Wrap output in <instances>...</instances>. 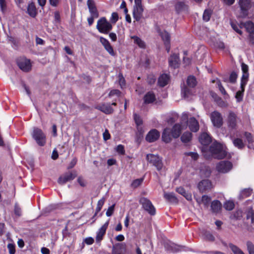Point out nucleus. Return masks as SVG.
I'll return each mask as SVG.
<instances>
[{"label": "nucleus", "instance_id": "obj_12", "mask_svg": "<svg viewBox=\"0 0 254 254\" xmlns=\"http://www.w3.org/2000/svg\"><path fill=\"white\" fill-rule=\"evenodd\" d=\"M238 121V119L236 114L232 112H230L227 119V123L229 127L231 128H235Z\"/></svg>", "mask_w": 254, "mask_h": 254}, {"label": "nucleus", "instance_id": "obj_36", "mask_svg": "<svg viewBox=\"0 0 254 254\" xmlns=\"http://www.w3.org/2000/svg\"><path fill=\"white\" fill-rule=\"evenodd\" d=\"M252 192V190L250 189H246L243 190L240 193V197L243 198L250 196Z\"/></svg>", "mask_w": 254, "mask_h": 254}, {"label": "nucleus", "instance_id": "obj_59", "mask_svg": "<svg viewBox=\"0 0 254 254\" xmlns=\"http://www.w3.org/2000/svg\"><path fill=\"white\" fill-rule=\"evenodd\" d=\"M77 181L81 187H85L86 186V182L82 177H79L77 179Z\"/></svg>", "mask_w": 254, "mask_h": 254}, {"label": "nucleus", "instance_id": "obj_25", "mask_svg": "<svg viewBox=\"0 0 254 254\" xmlns=\"http://www.w3.org/2000/svg\"><path fill=\"white\" fill-rule=\"evenodd\" d=\"M155 96L152 92H148L144 97V102L146 104H149L155 100Z\"/></svg>", "mask_w": 254, "mask_h": 254}, {"label": "nucleus", "instance_id": "obj_64", "mask_svg": "<svg viewBox=\"0 0 254 254\" xmlns=\"http://www.w3.org/2000/svg\"><path fill=\"white\" fill-rule=\"evenodd\" d=\"M249 34L251 42L254 44V32L249 33Z\"/></svg>", "mask_w": 254, "mask_h": 254}, {"label": "nucleus", "instance_id": "obj_45", "mask_svg": "<svg viewBox=\"0 0 254 254\" xmlns=\"http://www.w3.org/2000/svg\"><path fill=\"white\" fill-rule=\"evenodd\" d=\"M246 138L249 143L248 147L250 148L251 145L250 144L252 143L254 141V139L253 136H252L251 134L250 133H245Z\"/></svg>", "mask_w": 254, "mask_h": 254}, {"label": "nucleus", "instance_id": "obj_29", "mask_svg": "<svg viewBox=\"0 0 254 254\" xmlns=\"http://www.w3.org/2000/svg\"><path fill=\"white\" fill-rule=\"evenodd\" d=\"M176 191L183 195L188 200H191L192 199V196L191 193L187 192L184 190L183 188L180 187L176 189Z\"/></svg>", "mask_w": 254, "mask_h": 254}, {"label": "nucleus", "instance_id": "obj_17", "mask_svg": "<svg viewBox=\"0 0 254 254\" xmlns=\"http://www.w3.org/2000/svg\"><path fill=\"white\" fill-rule=\"evenodd\" d=\"M187 120V119L186 120ZM187 125L189 126V128L191 131L196 132L199 129V124L197 121L193 117L190 118L188 121V123Z\"/></svg>", "mask_w": 254, "mask_h": 254}, {"label": "nucleus", "instance_id": "obj_49", "mask_svg": "<svg viewBox=\"0 0 254 254\" xmlns=\"http://www.w3.org/2000/svg\"><path fill=\"white\" fill-rule=\"evenodd\" d=\"M119 82L121 88H123L125 85V79L122 74L119 75Z\"/></svg>", "mask_w": 254, "mask_h": 254}, {"label": "nucleus", "instance_id": "obj_37", "mask_svg": "<svg viewBox=\"0 0 254 254\" xmlns=\"http://www.w3.org/2000/svg\"><path fill=\"white\" fill-rule=\"evenodd\" d=\"M229 247L234 254H244L243 251L237 246L231 244Z\"/></svg>", "mask_w": 254, "mask_h": 254}, {"label": "nucleus", "instance_id": "obj_50", "mask_svg": "<svg viewBox=\"0 0 254 254\" xmlns=\"http://www.w3.org/2000/svg\"><path fill=\"white\" fill-rule=\"evenodd\" d=\"M7 248L9 251V253L10 254H15V246L12 244H9L7 245Z\"/></svg>", "mask_w": 254, "mask_h": 254}, {"label": "nucleus", "instance_id": "obj_35", "mask_svg": "<svg viewBox=\"0 0 254 254\" xmlns=\"http://www.w3.org/2000/svg\"><path fill=\"white\" fill-rule=\"evenodd\" d=\"M187 83L189 87H194L196 85V79L193 76H190L187 79Z\"/></svg>", "mask_w": 254, "mask_h": 254}, {"label": "nucleus", "instance_id": "obj_62", "mask_svg": "<svg viewBox=\"0 0 254 254\" xmlns=\"http://www.w3.org/2000/svg\"><path fill=\"white\" fill-rule=\"evenodd\" d=\"M103 137L105 140H107L110 138V133L107 130H106L103 133Z\"/></svg>", "mask_w": 254, "mask_h": 254}, {"label": "nucleus", "instance_id": "obj_28", "mask_svg": "<svg viewBox=\"0 0 254 254\" xmlns=\"http://www.w3.org/2000/svg\"><path fill=\"white\" fill-rule=\"evenodd\" d=\"M210 200L211 198L205 195H203L201 198H196V200L198 204H202L205 206H208Z\"/></svg>", "mask_w": 254, "mask_h": 254}, {"label": "nucleus", "instance_id": "obj_9", "mask_svg": "<svg viewBox=\"0 0 254 254\" xmlns=\"http://www.w3.org/2000/svg\"><path fill=\"white\" fill-rule=\"evenodd\" d=\"M232 166L230 162L223 161L217 165L216 170L220 173H226L232 169Z\"/></svg>", "mask_w": 254, "mask_h": 254}, {"label": "nucleus", "instance_id": "obj_58", "mask_svg": "<svg viewBox=\"0 0 254 254\" xmlns=\"http://www.w3.org/2000/svg\"><path fill=\"white\" fill-rule=\"evenodd\" d=\"M237 77V74L235 72H232L230 76V81L231 82H234Z\"/></svg>", "mask_w": 254, "mask_h": 254}, {"label": "nucleus", "instance_id": "obj_6", "mask_svg": "<svg viewBox=\"0 0 254 254\" xmlns=\"http://www.w3.org/2000/svg\"><path fill=\"white\" fill-rule=\"evenodd\" d=\"M147 161L154 166L156 169L160 171L163 167L161 159L157 155L152 154H149L146 155Z\"/></svg>", "mask_w": 254, "mask_h": 254}, {"label": "nucleus", "instance_id": "obj_7", "mask_svg": "<svg viewBox=\"0 0 254 254\" xmlns=\"http://www.w3.org/2000/svg\"><path fill=\"white\" fill-rule=\"evenodd\" d=\"M210 119L214 127L219 128L223 124V119L221 114L217 112L214 111L210 114Z\"/></svg>", "mask_w": 254, "mask_h": 254}, {"label": "nucleus", "instance_id": "obj_51", "mask_svg": "<svg viewBox=\"0 0 254 254\" xmlns=\"http://www.w3.org/2000/svg\"><path fill=\"white\" fill-rule=\"evenodd\" d=\"M120 94V92L119 90L117 89L112 90L110 91L109 94V96L110 97L113 96L114 95H116L117 97H119Z\"/></svg>", "mask_w": 254, "mask_h": 254}, {"label": "nucleus", "instance_id": "obj_13", "mask_svg": "<svg viewBox=\"0 0 254 254\" xmlns=\"http://www.w3.org/2000/svg\"><path fill=\"white\" fill-rule=\"evenodd\" d=\"M17 63L19 68L23 71H28L31 68V64L29 60L22 58L19 60Z\"/></svg>", "mask_w": 254, "mask_h": 254}, {"label": "nucleus", "instance_id": "obj_5", "mask_svg": "<svg viewBox=\"0 0 254 254\" xmlns=\"http://www.w3.org/2000/svg\"><path fill=\"white\" fill-rule=\"evenodd\" d=\"M32 136L39 146H43L46 144V136L41 129L34 128Z\"/></svg>", "mask_w": 254, "mask_h": 254}, {"label": "nucleus", "instance_id": "obj_32", "mask_svg": "<svg viewBox=\"0 0 254 254\" xmlns=\"http://www.w3.org/2000/svg\"><path fill=\"white\" fill-rule=\"evenodd\" d=\"M191 133L190 132H184L181 136V140L183 142L186 143L190 142L191 139Z\"/></svg>", "mask_w": 254, "mask_h": 254}, {"label": "nucleus", "instance_id": "obj_43", "mask_svg": "<svg viewBox=\"0 0 254 254\" xmlns=\"http://www.w3.org/2000/svg\"><path fill=\"white\" fill-rule=\"evenodd\" d=\"M115 150L120 154L124 155L125 154V151L124 147L121 144L118 145L116 147Z\"/></svg>", "mask_w": 254, "mask_h": 254}, {"label": "nucleus", "instance_id": "obj_2", "mask_svg": "<svg viewBox=\"0 0 254 254\" xmlns=\"http://www.w3.org/2000/svg\"><path fill=\"white\" fill-rule=\"evenodd\" d=\"M188 116L187 114L184 113L183 115L184 122L182 121L180 124H177L175 125L171 130L169 128H165L162 136V138L163 141L166 143H168L171 141V137L178 138L180 136L181 131L186 129L187 127V125L185 121L188 119Z\"/></svg>", "mask_w": 254, "mask_h": 254}, {"label": "nucleus", "instance_id": "obj_27", "mask_svg": "<svg viewBox=\"0 0 254 254\" xmlns=\"http://www.w3.org/2000/svg\"><path fill=\"white\" fill-rule=\"evenodd\" d=\"M27 12L30 16L34 17L37 15V9L34 3L29 4L27 7Z\"/></svg>", "mask_w": 254, "mask_h": 254}, {"label": "nucleus", "instance_id": "obj_38", "mask_svg": "<svg viewBox=\"0 0 254 254\" xmlns=\"http://www.w3.org/2000/svg\"><path fill=\"white\" fill-rule=\"evenodd\" d=\"M249 77V73L246 72L243 73L241 80V88H243L247 83Z\"/></svg>", "mask_w": 254, "mask_h": 254}, {"label": "nucleus", "instance_id": "obj_33", "mask_svg": "<svg viewBox=\"0 0 254 254\" xmlns=\"http://www.w3.org/2000/svg\"><path fill=\"white\" fill-rule=\"evenodd\" d=\"M99 109L106 114H110L113 112V109L109 105L103 104L99 107Z\"/></svg>", "mask_w": 254, "mask_h": 254}, {"label": "nucleus", "instance_id": "obj_55", "mask_svg": "<svg viewBox=\"0 0 254 254\" xmlns=\"http://www.w3.org/2000/svg\"><path fill=\"white\" fill-rule=\"evenodd\" d=\"M118 20V14L116 12H113L112 14L111 20L113 23H116Z\"/></svg>", "mask_w": 254, "mask_h": 254}, {"label": "nucleus", "instance_id": "obj_53", "mask_svg": "<svg viewBox=\"0 0 254 254\" xmlns=\"http://www.w3.org/2000/svg\"><path fill=\"white\" fill-rule=\"evenodd\" d=\"M217 86L219 88V90L222 93V94L223 95H226V92L225 89L224 88V87L222 86L220 81L218 80L217 81Z\"/></svg>", "mask_w": 254, "mask_h": 254}, {"label": "nucleus", "instance_id": "obj_48", "mask_svg": "<svg viewBox=\"0 0 254 254\" xmlns=\"http://www.w3.org/2000/svg\"><path fill=\"white\" fill-rule=\"evenodd\" d=\"M242 217V211L241 210H238L234 213V214L231 216V218L239 219Z\"/></svg>", "mask_w": 254, "mask_h": 254}, {"label": "nucleus", "instance_id": "obj_1", "mask_svg": "<svg viewBox=\"0 0 254 254\" xmlns=\"http://www.w3.org/2000/svg\"><path fill=\"white\" fill-rule=\"evenodd\" d=\"M199 141L203 146L202 147V151L206 158H209L210 156L217 159L230 157V155L227 153L225 146L217 142L213 143L207 151L206 146L211 141V137L207 133H202L199 137Z\"/></svg>", "mask_w": 254, "mask_h": 254}, {"label": "nucleus", "instance_id": "obj_54", "mask_svg": "<svg viewBox=\"0 0 254 254\" xmlns=\"http://www.w3.org/2000/svg\"><path fill=\"white\" fill-rule=\"evenodd\" d=\"M186 155L190 156L191 158L194 160H196L198 157L197 153L194 152H188L186 153Z\"/></svg>", "mask_w": 254, "mask_h": 254}, {"label": "nucleus", "instance_id": "obj_57", "mask_svg": "<svg viewBox=\"0 0 254 254\" xmlns=\"http://www.w3.org/2000/svg\"><path fill=\"white\" fill-rule=\"evenodd\" d=\"M60 0H49L50 4L54 7L58 6L60 3Z\"/></svg>", "mask_w": 254, "mask_h": 254}, {"label": "nucleus", "instance_id": "obj_3", "mask_svg": "<svg viewBox=\"0 0 254 254\" xmlns=\"http://www.w3.org/2000/svg\"><path fill=\"white\" fill-rule=\"evenodd\" d=\"M240 11L237 14L239 17L245 18L249 14V10L254 13V4L253 6L251 0H239Z\"/></svg>", "mask_w": 254, "mask_h": 254}, {"label": "nucleus", "instance_id": "obj_8", "mask_svg": "<svg viewBox=\"0 0 254 254\" xmlns=\"http://www.w3.org/2000/svg\"><path fill=\"white\" fill-rule=\"evenodd\" d=\"M139 203L142 205L144 209L150 215H153L155 214V209L149 199L145 197H142L139 200Z\"/></svg>", "mask_w": 254, "mask_h": 254}, {"label": "nucleus", "instance_id": "obj_40", "mask_svg": "<svg viewBox=\"0 0 254 254\" xmlns=\"http://www.w3.org/2000/svg\"><path fill=\"white\" fill-rule=\"evenodd\" d=\"M224 207L225 208V209H226L227 210H231L234 207V203L233 201H227L224 204Z\"/></svg>", "mask_w": 254, "mask_h": 254}, {"label": "nucleus", "instance_id": "obj_30", "mask_svg": "<svg viewBox=\"0 0 254 254\" xmlns=\"http://www.w3.org/2000/svg\"><path fill=\"white\" fill-rule=\"evenodd\" d=\"M245 27L246 31L248 32H254V24L250 21H248L244 23H243V27Z\"/></svg>", "mask_w": 254, "mask_h": 254}, {"label": "nucleus", "instance_id": "obj_14", "mask_svg": "<svg viewBox=\"0 0 254 254\" xmlns=\"http://www.w3.org/2000/svg\"><path fill=\"white\" fill-rule=\"evenodd\" d=\"M109 221H107L97 231L96 237V241L99 243L103 239V237L105 234L106 230L109 225Z\"/></svg>", "mask_w": 254, "mask_h": 254}, {"label": "nucleus", "instance_id": "obj_56", "mask_svg": "<svg viewBox=\"0 0 254 254\" xmlns=\"http://www.w3.org/2000/svg\"><path fill=\"white\" fill-rule=\"evenodd\" d=\"M204 237L205 239L209 241H212L214 240V237L212 235L207 232H205L204 234Z\"/></svg>", "mask_w": 254, "mask_h": 254}, {"label": "nucleus", "instance_id": "obj_22", "mask_svg": "<svg viewBox=\"0 0 254 254\" xmlns=\"http://www.w3.org/2000/svg\"><path fill=\"white\" fill-rule=\"evenodd\" d=\"M130 38L133 40V43L138 46V47L141 49H145L146 48L145 43L140 38L137 36H132Z\"/></svg>", "mask_w": 254, "mask_h": 254}, {"label": "nucleus", "instance_id": "obj_46", "mask_svg": "<svg viewBox=\"0 0 254 254\" xmlns=\"http://www.w3.org/2000/svg\"><path fill=\"white\" fill-rule=\"evenodd\" d=\"M244 90V88L243 87V88H242V91H238V92H237L235 97L237 100V101L239 102L242 100L243 92Z\"/></svg>", "mask_w": 254, "mask_h": 254}, {"label": "nucleus", "instance_id": "obj_41", "mask_svg": "<svg viewBox=\"0 0 254 254\" xmlns=\"http://www.w3.org/2000/svg\"><path fill=\"white\" fill-rule=\"evenodd\" d=\"M211 15V11L210 10H205L204 11L203 14V19L205 21H208L209 20L210 16Z\"/></svg>", "mask_w": 254, "mask_h": 254}, {"label": "nucleus", "instance_id": "obj_31", "mask_svg": "<svg viewBox=\"0 0 254 254\" xmlns=\"http://www.w3.org/2000/svg\"><path fill=\"white\" fill-rule=\"evenodd\" d=\"M164 197L166 199L171 202H176L177 201V198L173 192H164Z\"/></svg>", "mask_w": 254, "mask_h": 254}, {"label": "nucleus", "instance_id": "obj_24", "mask_svg": "<svg viewBox=\"0 0 254 254\" xmlns=\"http://www.w3.org/2000/svg\"><path fill=\"white\" fill-rule=\"evenodd\" d=\"M169 76L167 74H162L158 79V83L160 86L164 87L166 85L169 81Z\"/></svg>", "mask_w": 254, "mask_h": 254}, {"label": "nucleus", "instance_id": "obj_18", "mask_svg": "<svg viewBox=\"0 0 254 254\" xmlns=\"http://www.w3.org/2000/svg\"><path fill=\"white\" fill-rule=\"evenodd\" d=\"M100 42L101 43L102 45L104 46V48L111 55H114V52L112 47L111 46L109 41L101 37L100 38Z\"/></svg>", "mask_w": 254, "mask_h": 254}, {"label": "nucleus", "instance_id": "obj_52", "mask_svg": "<svg viewBox=\"0 0 254 254\" xmlns=\"http://www.w3.org/2000/svg\"><path fill=\"white\" fill-rule=\"evenodd\" d=\"M0 6L1 11L4 12L6 10V3L5 0H0Z\"/></svg>", "mask_w": 254, "mask_h": 254}, {"label": "nucleus", "instance_id": "obj_34", "mask_svg": "<svg viewBox=\"0 0 254 254\" xmlns=\"http://www.w3.org/2000/svg\"><path fill=\"white\" fill-rule=\"evenodd\" d=\"M231 25L232 28L238 33L242 35V32L240 29L243 27V23H241L240 25H238L233 21L231 22Z\"/></svg>", "mask_w": 254, "mask_h": 254}, {"label": "nucleus", "instance_id": "obj_61", "mask_svg": "<svg viewBox=\"0 0 254 254\" xmlns=\"http://www.w3.org/2000/svg\"><path fill=\"white\" fill-rule=\"evenodd\" d=\"M116 163V160L115 159H109L107 160V164L109 166L115 165Z\"/></svg>", "mask_w": 254, "mask_h": 254}, {"label": "nucleus", "instance_id": "obj_39", "mask_svg": "<svg viewBox=\"0 0 254 254\" xmlns=\"http://www.w3.org/2000/svg\"><path fill=\"white\" fill-rule=\"evenodd\" d=\"M234 145L239 149H242L244 146V144L242 140L237 138L233 140Z\"/></svg>", "mask_w": 254, "mask_h": 254}, {"label": "nucleus", "instance_id": "obj_11", "mask_svg": "<svg viewBox=\"0 0 254 254\" xmlns=\"http://www.w3.org/2000/svg\"><path fill=\"white\" fill-rule=\"evenodd\" d=\"M76 176L75 172H68L60 177L58 179V183L61 185L64 184L67 182L73 180Z\"/></svg>", "mask_w": 254, "mask_h": 254}, {"label": "nucleus", "instance_id": "obj_4", "mask_svg": "<svg viewBox=\"0 0 254 254\" xmlns=\"http://www.w3.org/2000/svg\"><path fill=\"white\" fill-rule=\"evenodd\" d=\"M96 28L100 33L108 34L111 30L112 26L105 18L102 17L97 21Z\"/></svg>", "mask_w": 254, "mask_h": 254}, {"label": "nucleus", "instance_id": "obj_42", "mask_svg": "<svg viewBox=\"0 0 254 254\" xmlns=\"http://www.w3.org/2000/svg\"><path fill=\"white\" fill-rule=\"evenodd\" d=\"M143 179H139L134 180L131 184V186L133 188L139 187L142 183Z\"/></svg>", "mask_w": 254, "mask_h": 254}, {"label": "nucleus", "instance_id": "obj_16", "mask_svg": "<svg viewBox=\"0 0 254 254\" xmlns=\"http://www.w3.org/2000/svg\"><path fill=\"white\" fill-rule=\"evenodd\" d=\"M212 188L211 182L208 180H203L198 184V188L201 192L210 190Z\"/></svg>", "mask_w": 254, "mask_h": 254}, {"label": "nucleus", "instance_id": "obj_63", "mask_svg": "<svg viewBox=\"0 0 254 254\" xmlns=\"http://www.w3.org/2000/svg\"><path fill=\"white\" fill-rule=\"evenodd\" d=\"M248 66L243 63L242 64V71H243V73H245V72H248Z\"/></svg>", "mask_w": 254, "mask_h": 254}, {"label": "nucleus", "instance_id": "obj_26", "mask_svg": "<svg viewBox=\"0 0 254 254\" xmlns=\"http://www.w3.org/2000/svg\"><path fill=\"white\" fill-rule=\"evenodd\" d=\"M134 120L137 127V129L138 132L140 134H142L143 133V130H142L141 127H139V126L142 124V121L141 119L140 118L139 116H138L136 114H134Z\"/></svg>", "mask_w": 254, "mask_h": 254}, {"label": "nucleus", "instance_id": "obj_23", "mask_svg": "<svg viewBox=\"0 0 254 254\" xmlns=\"http://www.w3.org/2000/svg\"><path fill=\"white\" fill-rule=\"evenodd\" d=\"M160 34L162 37V40L164 42V44L166 47V50L168 52L170 50V35L169 33L165 31L162 32Z\"/></svg>", "mask_w": 254, "mask_h": 254}, {"label": "nucleus", "instance_id": "obj_15", "mask_svg": "<svg viewBox=\"0 0 254 254\" xmlns=\"http://www.w3.org/2000/svg\"><path fill=\"white\" fill-rule=\"evenodd\" d=\"M159 137V132L156 129H153L147 133L146 136V140L149 142H152L157 140Z\"/></svg>", "mask_w": 254, "mask_h": 254}, {"label": "nucleus", "instance_id": "obj_60", "mask_svg": "<svg viewBox=\"0 0 254 254\" xmlns=\"http://www.w3.org/2000/svg\"><path fill=\"white\" fill-rule=\"evenodd\" d=\"M84 242L87 245H91L94 242V239L92 237H88L85 239Z\"/></svg>", "mask_w": 254, "mask_h": 254}, {"label": "nucleus", "instance_id": "obj_21", "mask_svg": "<svg viewBox=\"0 0 254 254\" xmlns=\"http://www.w3.org/2000/svg\"><path fill=\"white\" fill-rule=\"evenodd\" d=\"M221 208L222 204L219 201L215 200L211 202V209L213 213H219L221 210Z\"/></svg>", "mask_w": 254, "mask_h": 254}, {"label": "nucleus", "instance_id": "obj_10", "mask_svg": "<svg viewBox=\"0 0 254 254\" xmlns=\"http://www.w3.org/2000/svg\"><path fill=\"white\" fill-rule=\"evenodd\" d=\"M143 11V8L141 2L135 3L133 10V17L136 21H139L142 16Z\"/></svg>", "mask_w": 254, "mask_h": 254}, {"label": "nucleus", "instance_id": "obj_20", "mask_svg": "<svg viewBox=\"0 0 254 254\" xmlns=\"http://www.w3.org/2000/svg\"><path fill=\"white\" fill-rule=\"evenodd\" d=\"M170 66L173 68H177L180 64V60L178 55L173 54L169 59Z\"/></svg>", "mask_w": 254, "mask_h": 254}, {"label": "nucleus", "instance_id": "obj_19", "mask_svg": "<svg viewBox=\"0 0 254 254\" xmlns=\"http://www.w3.org/2000/svg\"><path fill=\"white\" fill-rule=\"evenodd\" d=\"M87 4L91 15L93 17H97L98 13L94 1L93 0H88Z\"/></svg>", "mask_w": 254, "mask_h": 254}, {"label": "nucleus", "instance_id": "obj_44", "mask_svg": "<svg viewBox=\"0 0 254 254\" xmlns=\"http://www.w3.org/2000/svg\"><path fill=\"white\" fill-rule=\"evenodd\" d=\"M115 206V204H114L108 208L106 213V215L107 216L110 217L111 215H112L114 211Z\"/></svg>", "mask_w": 254, "mask_h": 254}, {"label": "nucleus", "instance_id": "obj_47", "mask_svg": "<svg viewBox=\"0 0 254 254\" xmlns=\"http://www.w3.org/2000/svg\"><path fill=\"white\" fill-rule=\"evenodd\" d=\"M247 248L250 254H254V245L250 242H248L247 243Z\"/></svg>", "mask_w": 254, "mask_h": 254}]
</instances>
